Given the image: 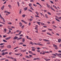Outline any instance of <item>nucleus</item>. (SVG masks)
Segmentation results:
<instances>
[{"mask_svg":"<svg viewBox=\"0 0 61 61\" xmlns=\"http://www.w3.org/2000/svg\"><path fill=\"white\" fill-rule=\"evenodd\" d=\"M45 53H50L48 51H42L41 52H40V55H45Z\"/></svg>","mask_w":61,"mask_h":61,"instance_id":"obj_1","label":"nucleus"},{"mask_svg":"<svg viewBox=\"0 0 61 61\" xmlns=\"http://www.w3.org/2000/svg\"><path fill=\"white\" fill-rule=\"evenodd\" d=\"M55 54H56V55L57 56H58L59 57H60V58H61V54L59 53V54H58L57 53H55Z\"/></svg>","mask_w":61,"mask_h":61,"instance_id":"obj_2","label":"nucleus"},{"mask_svg":"<svg viewBox=\"0 0 61 61\" xmlns=\"http://www.w3.org/2000/svg\"><path fill=\"white\" fill-rule=\"evenodd\" d=\"M11 38V37L10 36L9 37L7 38H5V40H7L10 39Z\"/></svg>","mask_w":61,"mask_h":61,"instance_id":"obj_3","label":"nucleus"},{"mask_svg":"<svg viewBox=\"0 0 61 61\" xmlns=\"http://www.w3.org/2000/svg\"><path fill=\"white\" fill-rule=\"evenodd\" d=\"M13 57H12L11 56H7V58H9V59H13Z\"/></svg>","mask_w":61,"mask_h":61,"instance_id":"obj_4","label":"nucleus"},{"mask_svg":"<svg viewBox=\"0 0 61 61\" xmlns=\"http://www.w3.org/2000/svg\"><path fill=\"white\" fill-rule=\"evenodd\" d=\"M21 21L23 23H25V24H27V22H25V21L24 20H21Z\"/></svg>","mask_w":61,"mask_h":61,"instance_id":"obj_5","label":"nucleus"},{"mask_svg":"<svg viewBox=\"0 0 61 61\" xmlns=\"http://www.w3.org/2000/svg\"><path fill=\"white\" fill-rule=\"evenodd\" d=\"M17 38H18V37L16 36H15V37L13 38V40L16 39H17Z\"/></svg>","mask_w":61,"mask_h":61,"instance_id":"obj_6","label":"nucleus"},{"mask_svg":"<svg viewBox=\"0 0 61 61\" xmlns=\"http://www.w3.org/2000/svg\"><path fill=\"white\" fill-rule=\"evenodd\" d=\"M46 61H49V60H50L49 59H47L46 58H45L44 59Z\"/></svg>","mask_w":61,"mask_h":61,"instance_id":"obj_7","label":"nucleus"},{"mask_svg":"<svg viewBox=\"0 0 61 61\" xmlns=\"http://www.w3.org/2000/svg\"><path fill=\"white\" fill-rule=\"evenodd\" d=\"M22 10L20 9V10L19 14H21L22 13Z\"/></svg>","mask_w":61,"mask_h":61,"instance_id":"obj_8","label":"nucleus"},{"mask_svg":"<svg viewBox=\"0 0 61 61\" xmlns=\"http://www.w3.org/2000/svg\"><path fill=\"white\" fill-rule=\"evenodd\" d=\"M22 32V31H20L19 34H16L15 35V36H18V35H20V34H21V32Z\"/></svg>","mask_w":61,"mask_h":61,"instance_id":"obj_9","label":"nucleus"},{"mask_svg":"<svg viewBox=\"0 0 61 61\" xmlns=\"http://www.w3.org/2000/svg\"><path fill=\"white\" fill-rule=\"evenodd\" d=\"M37 28H38V25H36V27L35 28V29H36V30H38L37 29Z\"/></svg>","mask_w":61,"mask_h":61,"instance_id":"obj_10","label":"nucleus"},{"mask_svg":"<svg viewBox=\"0 0 61 61\" xmlns=\"http://www.w3.org/2000/svg\"><path fill=\"white\" fill-rule=\"evenodd\" d=\"M5 7V5H3L2 6V7H1V9L2 10H3V9H4V8Z\"/></svg>","mask_w":61,"mask_h":61,"instance_id":"obj_11","label":"nucleus"},{"mask_svg":"<svg viewBox=\"0 0 61 61\" xmlns=\"http://www.w3.org/2000/svg\"><path fill=\"white\" fill-rule=\"evenodd\" d=\"M21 54L20 53H17V54H15V55H16V56H19L20 54Z\"/></svg>","mask_w":61,"mask_h":61,"instance_id":"obj_12","label":"nucleus"},{"mask_svg":"<svg viewBox=\"0 0 61 61\" xmlns=\"http://www.w3.org/2000/svg\"><path fill=\"white\" fill-rule=\"evenodd\" d=\"M44 40L45 42H50V41L46 40H45V39H44Z\"/></svg>","mask_w":61,"mask_h":61,"instance_id":"obj_13","label":"nucleus"},{"mask_svg":"<svg viewBox=\"0 0 61 61\" xmlns=\"http://www.w3.org/2000/svg\"><path fill=\"white\" fill-rule=\"evenodd\" d=\"M19 24L20 25V27L21 26H22V24L21 23V22H20L19 23Z\"/></svg>","mask_w":61,"mask_h":61,"instance_id":"obj_14","label":"nucleus"},{"mask_svg":"<svg viewBox=\"0 0 61 61\" xmlns=\"http://www.w3.org/2000/svg\"><path fill=\"white\" fill-rule=\"evenodd\" d=\"M22 38V37H20L19 38H18L17 40H20V39H21Z\"/></svg>","mask_w":61,"mask_h":61,"instance_id":"obj_15","label":"nucleus"},{"mask_svg":"<svg viewBox=\"0 0 61 61\" xmlns=\"http://www.w3.org/2000/svg\"><path fill=\"white\" fill-rule=\"evenodd\" d=\"M24 10H25V11H26L27 10V7H25L24 8Z\"/></svg>","mask_w":61,"mask_h":61,"instance_id":"obj_16","label":"nucleus"},{"mask_svg":"<svg viewBox=\"0 0 61 61\" xmlns=\"http://www.w3.org/2000/svg\"><path fill=\"white\" fill-rule=\"evenodd\" d=\"M53 7H55V8L56 9H57V10H58V9L57 8V7H56V6L53 5Z\"/></svg>","mask_w":61,"mask_h":61,"instance_id":"obj_17","label":"nucleus"},{"mask_svg":"<svg viewBox=\"0 0 61 61\" xmlns=\"http://www.w3.org/2000/svg\"><path fill=\"white\" fill-rule=\"evenodd\" d=\"M47 35H49L50 36H52V35L50 33H49L47 32Z\"/></svg>","mask_w":61,"mask_h":61,"instance_id":"obj_18","label":"nucleus"},{"mask_svg":"<svg viewBox=\"0 0 61 61\" xmlns=\"http://www.w3.org/2000/svg\"><path fill=\"white\" fill-rule=\"evenodd\" d=\"M53 47H57V46H56V45L55 44H53Z\"/></svg>","mask_w":61,"mask_h":61,"instance_id":"obj_19","label":"nucleus"},{"mask_svg":"<svg viewBox=\"0 0 61 61\" xmlns=\"http://www.w3.org/2000/svg\"><path fill=\"white\" fill-rule=\"evenodd\" d=\"M51 8V9H52V10H53V11H55V10H54V9H53L52 7H50Z\"/></svg>","mask_w":61,"mask_h":61,"instance_id":"obj_20","label":"nucleus"},{"mask_svg":"<svg viewBox=\"0 0 61 61\" xmlns=\"http://www.w3.org/2000/svg\"><path fill=\"white\" fill-rule=\"evenodd\" d=\"M36 4H37V5H40V6H41V7H42V6H41V5L39 3H37Z\"/></svg>","mask_w":61,"mask_h":61,"instance_id":"obj_21","label":"nucleus"},{"mask_svg":"<svg viewBox=\"0 0 61 61\" xmlns=\"http://www.w3.org/2000/svg\"><path fill=\"white\" fill-rule=\"evenodd\" d=\"M17 5H18V6L19 7V6H20V4H19V2L18 1L17 2Z\"/></svg>","mask_w":61,"mask_h":61,"instance_id":"obj_22","label":"nucleus"},{"mask_svg":"<svg viewBox=\"0 0 61 61\" xmlns=\"http://www.w3.org/2000/svg\"><path fill=\"white\" fill-rule=\"evenodd\" d=\"M29 20L30 21V22L32 21H33V19L30 18L29 19Z\"/></svg>","mask_w":61,"mask_h":61,"instance_id":"obj_23","label":"nucleus"},{"mask_svg":"<svg viewBox=\"0 0 61 61\" xmlns=\"http://www.w3.org/2000/svg\"><path fill=\"white\" fill-rule=\"evenodd\" d=\"M61 41V39H59L58 40V42L59 43H60V42Z\"/></svg>","mask_w":61,"mask_h":61,"instance_id":"obj_24","label":"nucleus"},{"mask_svg":"<svg viewBox=\"0 0 61 61\" xmlns=\"http://www.w3.org/2000/svg\"><path fill=\"white\" fill-rule=\"evenodd\" d=\"M0 24H3V25H5V22H0Z\"/></svg>","mask_w":61,"mask_h":61,"instance_id":"obj_25","label":"nucleus"},{"mask_svg":"<svg viewBox=\"0 0 61 61\" xmlns=\"http://www.w3.org/2000/svg\"><path fill=\"white\" fill-rule=\"evenodd\" d=\"M26 15L25 14H23L22 15V16L23 17H25L26 16Z\"/></svg>","mask_w":61,"mask_h":61,"instance_id":"obj_26","label":"nucleus"},{"mask_svg":"<svg viewBox=\"0 0 61 61\" xmlns=\"http://www.w3.org/2000/svg\"><path fill=\"white\" fill-rule=\"evenodd\" d=\"M6 31V28L4 29V32L5 33Z\"/></svg>","mask_w":61,"mask_h":61,"instance_id":"obj_27","label":"nucleus"},{"mask_svg":"<svg viewBox=\"0 0 61 61\" xmlns=\"http://www.w3.org/2000/svg\"><path fill=\"white\" fill-rule=\"evenodd\" d=\"M28 52L30 53V54H32V52L31 51H28Z\"/></svg>","mask_w":61,"mask_h":61,"instance_id":"obj_28","label":"nucleus"},{"mask_svg":"<svg viewBox=\"0 0 61 61\" xmlns=\"http://www.w3.org/2000/svg\"><path fill=\"white\" fill-rule=\"evenodd\" d=\"M7 50L6 49L4 50H2V51H1V52L2 53V52H3V51H7Z\"/></svg>","mask_w":61,"mask_h":61,"instance_id":"obj_29","label":"nucleus"},{"mask_svg":"<svg viewBox=\"0 0 61 61\" xmlns=\"http://www.w3.org/2000/svg\"><path fill=\"white\" fill-rule=\"evenodd\" d=\"M5 59H6L5 58H3V59H0V61H2V60H5Z\"/></svg>","mask_w":61,"mask_h":61,"instance_id":"obj_30","label":"nucleus"},{"mask_svg":"<svg viewBox=\"0 0 61 61\" xmlns=\"http://www.w3.org/2000/svg\"><path fill=\"white\" fill-rule=\"evenodd\" d=\"M30 9H31L32 10H34V9H33V8H32V7L31 6L30 7Z\"/></svg>","mask_w":61,"mask_h":61,"instance_id":"obj_31","label":"nucleus"},{"mask_svg":"<svg viewBox=\"0 0 61 61\" xmlns=\"http://www.w3.org/2000/svg\"><path fill=\"white\" fill-rule=\"evenodd\" d=\"M36 14L37 15H39V13H38V12L37 11L36 12Z\"/></svg>","mask_w":61,"mask_h":61,"instance_id":"obj_32","label":"nucleus"},{"mask_svg":"<svg viewBox=\"0 0 61 61\" xmlns=\"http://www.w3.org/2000/svg\"><path fill=\"white\" fill-rule=\"evenodd\" d=\"M3 41L4 42H5L6 43H7V41H6V40H3Z\"/></svg>","mask_w":61,"mask_h":61,"instance_id":"obj_33","label":"nucleus"},{"mask_svg":"<svg viewBox=\"0 0 61 61\" xmlns=\"http://www.w3.org/2000/svg\"><path fill=\"white\" fill-rule=\"evenodd\" d=\"M13 59H14V61H17L16 59L15 58H14L13 57Z\"/></svg>","mask_w":61,"mask_h":61,"instance_id":"obj_34","label":"nucleus"},{"mask_svg":"<svg viewBox=\"0 0 61 61\" xmlns=\"http://www.w3.org/2000/svg\"><path fill=\"white\" fill-rule=\"evenodd\" d=\"M5 55V53H2L1 54V55H2V56H4Z\"/></svg>","mask_w":61,"mask_h":61,"instance_id":"obj_35","label":"nucleus"},{"mask_svg":"<svg viewBox=\"0 0 61 61\" xmlns=\"http://www.w3.org/2000/svg\"><path fill=\"white\" fill-rule=\"evenodd\" d=\"M2 19L3 22H5V20L4 18H3Z\"/></svg>","mask_w":61,"mask_h":61,"instance_id":"obj_36","label":"nucleus"},{"mask_svg":"<svg viewBox=\"0 0 61 61\" xmlns=\"http://www.w3.org/2000/svg\"><path fill=\"white\" fill-rule=\"evenodd\" d=\"M7 47L8 48H11V46L10 45H9Z\"/></svg>","mask_w":61,"mask_h":61,"instance_id":"obj_37","label":"nucleus"},{"mask_svg":"<svg viewBox=\"0 0 61 61\" xmlns=\"http://www.w3.org/2000/svg\"><path fill=\"white\" fill-rule=\"evenodd\" d=\"M8 6L10 8H11V7H12V6H11L10 5H8Z\"/></svg>","mask_w":61,"mask_h":61,"instance_id":"obj_38","label":"nucleus"},{"mask_svg":"<svg viewBox=\"0 0 61 61\" xmlns=\"http://www.w3.org/2000/svg\"><path fill=\"white\" fill-rule=\"evenodd\" d=\"M5 43H2L0 44V46H2V45H5Z\"/></svg>","mask_w":61,"mask_h":61,"instance_id":"obj_39","label":"nucleus"},{"mask_svg":"<svg viewBox=\"0 0 61 61\" xmlns=\"http://www.w3.org/2000/svg\"><path fill=\"white\" fill-rule=\"evenodd\" d=\"M40 60V58H36V60Z\"/></svg>","mask_w":61,"mask_h":61,"instance_id":"obj_40","label":"nucleus"},{"mask_svg":"<svg viewBox=\"0 0 61 61\" xmlns=\"http://www.w3.org/2000/svg\"><path fill=\"white\" fill-rule=\"evenodd\" d=\"M25 39L24 38L22 39V41L23 42H25Z\"/></svg>","mask_w":61,"mask_h":61,"instance_id":"obj_41","label":"nucleus"},{"mask_svg":"<svg viewBox=\"0 0 61 61\" xmlns=\"http://www.w3.org/2000/svg\"><path fill=\"white\" fill-rule=\"evenodd\" d=\"M32 51H35V50H35V49H34L33 48H32Z\"/></svg>","mask_w":61,"mask_h":61,"instance_id":"obj_42","label":"nucleus"},{"mask_svg":"<svg viewBox=\"0 0 61 61\" xmlns=\"http://www.w3.org/2000/svg\"><path fill=\"white\" fill-rule=\"evenodd\" d=\"M37 24H38L39 25H40V23H41V22H37Z\"/></svg>","mask_w":61,"mask_h":61,"instance_id":"obj_43","label":"nucleus"},{"mask_svg":"<svg viewBox=\"0 0 61 61\" xmlns=\"http://www.w3.org/2000/svg\"><path fill=\"white\" fill-rule=\"evenodd\" d=\"M46 31V30H42V32H45Z\"/></svg>","mask_w":61,"mask_h":61,"instance_id":"obj_44","label":"nucleus"},{"mask_svg":"<svg viewBox=\"0 0 61 61\" xmlns=\"http://www.w3.org/2000/svg\"><path fill=\"white\" fill-rule=\"evenodd\" d=\"M52 56H56V54H53L52 53Z\"/></svg>","mask_w":61,"mask_h":61,"instance_id":"obj_45","label":"nucleus"},{"mask_svg":"<svg viewBox=\"0 0 61 61\" xmlns=\"http://www.w3.org/2000/svg\"><path fill=\"white\" fill-rule=\"evenodd\" d=\"M45 17L46 18H48V16H47V14L45 15Z\"/></svg>","mask_w":61,"mask_h":61,"instance_id":"obj_46","label":"nucleus"},{"mask_svg":"<svg viewBox=\"0 0 61 61\" xmlns=\"http://www.w3.org/2000/svg\"><path fill=\"white\" fill-rule=\"evenodd\" d=\"M34 43L32 42H30V44L32 45H34Z\"/></svg>","mask_w":61,"mask_h":61,"instance_id":"obj_47","label":"nucleus"},{"mask_svg":"<svg viewBox=\"0 0 61 61\" xmlns=\"http://www.w3.org/2000/svg\"><path fill=\"white\" fill-rule=\"evenodd\" d=\"M55 19L58 22H60V20H58V19H56V18H55Z\"/></svg>","mask_w":61,"mask_h":61,"instance_id":"obj_48","label":"nucleus"},{"mask_svg":"<svg viewBox=\"0 0 61 61\" xmlns=\"http://www.w3.org/2000/svg\"><path fill=\"white\" fill-rule=\"evenodd\" d=\"M4 13H7L8 12V11L6 10V11H4Z\"/></svg>","mask_w":61,"mask_h":61,"instance_id":"obj_49","label":"nucleus"},{"mask_svg":"<svg viewBox=\"0 0 61 61\" xmlns=\"http://www.w3.org/2000/svg\"><path fill=\"white\" fill-rule=\"evenodd\" d=\"M30 2H34V0H30Z\"/></svg>","mask_w":61,"mask_h":61,"instance_id":"obj_50","label":"nucleus"},{"mask_svg":"<svg viewBox=\"0 0 61 61\" xmlns=\"http://www.w3.org/2000/svg\"><path fill=\"white\" fill-rule=\"evenodd\" d=\"M15 52H18V50L17 49L15 50Z\"/></svg>","mask_w":61,"mask_h":61,"instance_id":"obj_51","label":"nucleus"},{"mask_svg":"<svg viewBox=\"0 0 61 61\" xmlns=\"http://www.w3.org/2000/svg\"><path fill=\"white\" fill-rule=\"evenodd\" d=\"M4 46H5L4 45H3V46H0V47H1V48H2L3 47H4Z\"/></svg>","mask_w":61,"mask_h":61,"instance_id":"obj_52","label":"nucleus"},{"mask_svg":"<svg viewBox=\"0 0 61 61\" xmlns=\"http://www.w3.org/2000/svg\"><path fill=\"white\" fill-rule=\"evenodd\" d=\"M55 61H60V60H59L56 59L55 60Z\"/></svg>","mask_w":61,"mask_h":61,"instance_id":"obj_53","label":"nucleus"},{"mask_svg":"<svg viewBox=\"0 0 61 61\" xmlns=\"http://www.w3.org/2000/svg\"><path fill=\"white\" fill-rule=\"evenodd\" d=\"M26 58H30V57H29L28 56H26Z\"/></svg>","mask_w":61,"mask_h":61,"instance_id":"obj_54","label":"nucleus"},{"mask_svg":"<svg viewBox=\"0 0 61 61\" xmlns=\"http://www.w3.org/2000/svg\"><path fill=\"white\" fill-rule=\"evenodd\" d=\"M29 11H30V12H33V11H32V10H28Z\"/></svg>","mask_w":61,"mask_h":61,"instance_id":"obj_55","label":"nucleus"},{"mask_svg":"<svg viewBox=\"0 0 61 61\" xmlns=\"http://www.w3.org/2000/svg\"><path fill=\"white\" fill-rule=\"evenodd\" d=\"M29 5L30 6H32V4H29Z\"/></svg>","mask_w":61,"mask_h":61,"instance_id":"obj_56","label":"nucleus"},{"mask_svg":"<svg viewBox=\"0 0 61 61\" xmlns=\"http://www.w3.org/2000/svg\"><path fill=\"white\" fill-rule=\"evenodd\" d=\"M22 59L24 60H26V59L25 58H23Z\"/></svg>","mask_w":61,"mask_h":61,"instance_id":"obj_57","label":"nucleus"},{"mask_svg":"<svg viewBox=\"0 0 61 61\" xmlns=\"http://www.w3.org/2000/svg\"><path fill=\"white\" fill-rule=\"evenodd\" d=\"M47 13L50 15H51V14L50 13V12H47Z\"/></svg>","mask_w":61,"mask_h":61,"instance_id":"obj_58","label":"nucleus"},{"mask_svg":"<svg viewBox=\"0 0 61 61\" xmlns=\"http://www.w3.org/2000/svg\"><path fill=\"white\" fill-rule=\"evenodd\" d=\"M8 24H9V25H12V23L11 22H9L8 23Z\"/></svg>","mask_w":61,"mask_h":61,"instance_id":"obj_59","label":"nucleus"},{"mask_svg":"<svg viewBox=\"0 0 61 61\" xmlns=\"http://www.w3.org/2000/svg\"><path fill=\"white\" fill-rule=\"evenodd\" d=\"M56 35H57V36H59V35H60L58 33H56Z\"/></svg>","mask_w":61,"mask_h":61,"instance_id":"obj_60","label":"nucleus"},{"mask_svg":"<svg viewBox=\"0 0 61 61\" xmlns=\"http://www.w3.org/2000/svg\"><path fill=\"white\" fill-rule=\"evenodd\" d=\"M33 5L34 6H37V5H36L35 4H33Z\"/></svg>","mask_w":61,"mask_h":61,"instance_id":"obj_61","label":"nucleus"},{"mask_svg":"<svg viewBox=\"0 0 61 61\" xmlns=\"http://www.w3.org/2000/svg\"><path fill=\"white\" fill-rule=\"evenodd\" d=\"M50 2L51 4H54V2H53V1H50Z\"/></svg>","mask_w":61,"mask_h":61,"instance_id":"obj_62","label":"nucleus"},{"mask_svg":"<svg viewBox=\"0 0 61 61\" xmlns=\"http://www.w3.org/2000/svg\"><path fill=\"white\" fill-rule=\"evenodd\" d=\"M37 49L38 50H40V49H41V48L39 47H38L37 48Z\"/></svg>","mask_w":61,"mask_h":61,"instance_id":"obj_63","label":"nucleus"},{"mask_svg":"<svg viewBox=\"0 0 61 61\" xmlns=\"http://www.w3.org/2000/svg\"><path fill=\"white\" fill-rule=\"evenodd\" d=\"M5 55H6V54H8V52H5Z\"/></svg>","mask_w":61,"mask_h":61,"instance_id":"obj_64","label":"nucleus"}]
</instances>
